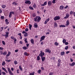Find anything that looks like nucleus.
<instances>
[{"instance_id":"f257e3e1","label":"nucleus","mask_w":75,"mask_h":75,"mask_svg":"<svg viewBox=\"0 0 75 75\" xmlns=\"http://www.w3.org/2000/svg\"><path fill=\"white\" fill-rule=\"evenodd\" d=\"M8 71L9 74H10V75H13V72H12L11 71V70H10V68H8Z\"/></svg>"},{"instance_id":"f03ea898","label":"nucleus","mask_w":75,"mask_h":75,"mask_svg":"<svg viewBox=\"0 0 75 75\" xmlns=\"http://www.w3.org/2000/svg\"><path fill=\"white\" fill-rule=\"evenodd\" d=\"M60 19V17L59 16H57L55 17L54 18V20L55 21H57V20H58Z\"/></svg>"},{"instance_id":"7ed1b4c3","label":"nucleus","mask_w":75,"mask_h":75,"mask_svg":"<svg viewBox=\"0 0 75 75\" xmlns=\"http://www.w3.org/2000/svg\"><path fill=\"white\" fill-rule=\"evenodd\" d=\"M44 55V52H42V51H40V53L39 54V56H40L41 57H42Z\"/></svg>"},{"instance_id":"20e7f679","label":"nucleus","mask_w":75,"mask_h":75,"mask_svg":"<svg viewBox=\"0 0 75 75\" xmlns=\"http://www.w3.org/2000/svg\"><path fill=\"white\" fill-rule=\"evenodd\" d=\"M45 36H42L40 38V42L42 41H43V40L45 39Z\"/></svg>"},{"instance_id":"39448f33","label":"nucleus","mask_w":75,"mask_h":75,"mask_svg":"<svg viewBox=\"0 0 75 75\" xmlns=\"http://www.w3.org/2000/svg\"><path fill=\"white\" fill-rule=\"evenodd\" d=\"M69 17V14L68 13H67L66 14V16L64 17V18H65V19H67V18H68Z\"/></svg>"},{"instance_id":"423d86ee","label":"nucleus","mask_w":75,"mask_h":75,"mask_svg":"<svg viewBox=\"0 0 75 75\" xmlns=\"http://www.w3.org/2000/svg\"><path fill=\"white\" fill-rule=\"evenodd\" d=\"M25 3L26 4H31V2L30 1H25Z\"/></svg>"},{"instance_id":"0eeeda50","label":"nucleus","mask_w":75,"mask_h":75,"mask_svg":"<svg viewBox=\"0 0 75 75\" xmlns=\"http://www.w3.org/2000/svg\"><path fill=\"white\" fill-rule=\"evenodd\" d=\"M48 4L49 6H50L52 4V2L51 1H49L48 2Z\"/></svg>"},{"instance_id":"6e6552de","label":"nucleus","mask_w":75,"mask_h":75,"mask_svg":"<svg viewBox=\"0 0 75 75\" xmlns=\"http://www.w3.org/2000/svg\"><path fill=\"white\" fill-rule=\"evenodd\" d=\"M75 65V62H73L71 64L70 63L69 65L71 66V67H73V66H74Z\"/></svg>"},{"instance_id":"1a4fd4ad","label":"nucleus","mask_w":75,"mask_h":75,"mask_svg":"<svg viewBox=\"0 0 75 75\" xmlns=\"http://www.w3.org/2000/svg\"><path fill=\"white\" fill-rule=\"evenodd\" d=\"M69 21H67L66 22V24H65V25H66V26H68L69 25Z\"/></svg>"},{"instance_id":"9d476101","label":"nucleus","mask_w":75,"mask_h":75,"mask_svg":"<svg viewBox=\"0 0 75 75\" xmlns=\"http://www.w3.org/2000/svg\"><path fill=\"white\" fill-rule=\"evenodd\" d=\"M46 52H48L49 53H51V50L50 49H46Z\"/></svg>"},{"instance_id":"9b49d317","label":"nucleus","mask_w":75,"mask_h":75,"mask_svg":"<svg viewBox=\"0 0 75 75\" xmlns=\"http://www.w3.org/2000/svg\"><path fill=\"white\" fill-rule=\"evenodd\" d=\"M41 20V18L40 16H38V19H37V21L38 22H39Z\"/></svg>"},{"instance_id":"f8f14e48","label":"nucleus","mask_w":75,"mask_h":75,"mask_svg":"<svg viewBox=\"0 0 75 75\" xmlns=\"http://www.w3.org/2000/svg\"><path fill=\"white\" fill-rule=\"evenodd\" d=\"M42 58V62H44L45 61V57H41Z\"/></svg>"},{"instance_id":"ddd939ff","label":"nucleus","mask_w":75,"mask_h":75,"mask_svg":"<svg viewBox=\"0 0 75 75\" xmlns=\"http://www.w3.org/2000/svg\"><path fill=\"white\" fill-rule=\"evenodd\" d=\"M47 2H44V4H41V6H46V5L47 4Z\"/></svg>"},{"instance_id":"4468645a","label":"nucleus","mask_w":75,"mask_h":75,"mask_svg":"<svg viewBox=\"0 0 75 75\" xmlns=\"http://www.w3.org/2000/svg\"><path fill=\"white\" fill-rule=\"evenodd\" d=\"M2 69H3V70H4V71L5 72H6L7 73H8V71H7V70H6V69L5 68L2 67Z\"/></svg>"},{"instance_id":"2eb2a0df","label":"nucleus","mask_w":75,"mask_h":75,"mask_svg":"<svg viewBox=\"0 0 75 75\" xmlns=\"http://www.w3.org/2000/svg\"><path fill=\"white\" fill-rule=\"evenodd\" d=\"M30 42L32 44H34V39H31Z\"/></svg>"},{"instance_id":"dca6fc26","label":"nucleus","mask_w":75,"mask_h":75,"mask_svg":"<svg viewBox=\"0 0 75 75\" xmlns=\"http://www.w3.org/2000/svg\"><path fill=\"white\" fill-rule=\"evenodd\" d=\"M34 27L35 28H37L38 27V25L37 23H35L34 25Z\"/></svg>"},{"instance_id":"f3484780","label":"nucleus","mask_w":75,"mask_h":75,"mask_svg":"<svg viewBox=\"0 0 75 75\" xmlns=\"http://www.w3.org/2000/svg\"><path fill=\"white\" fill-rule=\"evenodd\" d=\"M24 55H26V56H28L29 55V54L28 53H27L26 52H25L24 53Z\"/></svg>"},{"instance_id":"a211bd4d","label":"nucleus","mask_w":75,"mask_h":75,"mask_svg":"<svg viewBox=\"0 0 75 75\" xmlns=\"http://www.w3.org/2000/svg\"><path fill=\"white\" fill-rule=\"evenodd\" d=\"M3 36H4L6 38H7V37H8V35L5 34L3 35Z\"/></svg>"},{"instance_id":"6ab92c4d","label":"nucleus","mask_w":75,"mask_h":75,"mask_svg":"<svg viewBox=\"0 0 75 75\" xmlns=\"http://www.w3.org/2000/svg\"><path fill=\"white\" fill-rule=\"evenodd\" d=\"M66 26L64 25H61L59 26V27H65Z\"/></svg>"},{"instance_id":"aec40b11","label":"nucleus","mask_w":75,"mask_h":75,"mask_svg":"<svg viewBox=\"0 0 75 75\" xmlns=\"http://www.w3.org/2000/svg\"><path fill=\"white\" fill-rule=\"evenodd\" d=\"M60 8L61 9V10H62V9H63L64 8V6L62 5H61L60 7Z\"/></svg>"},{"instance_id":"412c9836","label":"nucleus","mask_w":75,"mask_h":75,"mask_svg":"<svg viewBox=\"0 0 75 75\" xmlns=\"http://www.w3.org/2000/svg\"><path fill=\"white\" fill-rule=\"evenodd\" d=\"M5 21L6 24L7 25L8 24V23H9L8 22V20L7 19H6L5 20Z\"/></svg>"},{"instance_id":"4be33fe9","label":"nucleus","mask_w":75,"mask_h":75,"mask_svg":"<svg viewBox=\"0 0 75 75\" xmlns=\"http://www.w3.org/2000/svg\"><path fill=\"white\" fill-rule=\"evenodd\" d=\"M54 45H55L57 46L59 45V43H58L57 42H56L54 43Z\"/></svg>"},{"instance_id":"5701e85b","label":"nucleus","mask_w":75,"mask_h":75,"mask_svg":"<svg viewBox=\"0 0 75 75\" xmlns=\"http://www.w3.org/2000/svg\"><path fill=\"white\" fill-rule=\"evenodd\" d=\"M73 13H74V11H70V15H71L72 14H73Z\"/></svg>"},{"instance_id":"b1692460","label":"nucleus","mask_w":75,"mask_h":75,"mask_svg":"<svg viewBox=\"0 0 75 75\" xmlns=\"http://www.w3.org/2000/svg\"><path fill=\"white\" fill-rule=\"evenodd\" d=\"M34 21H37V16L34 19Z\"/></svg>"},{"instance_id":"393cba45","label":"nucleus","mask_w":75,"mask_h":75,"mask_svg":"<svg viewBox=\"0 0 75 75\" xmlns=\"http://www.w3.org/2000/svg\"><path fill=\"white\" fill-rule=\"evenodd\" d=\"M29 25L30 29L31 30V28L32 27V25H31V24H29Z\"/></svg>"},{"instance_id":"a878e982","label":"nucleus","mask_w":75,"mask_h":75,"mask_svg":"<svg viewBox=\"0 0 75 75\" xmlns=\"http://www.w3.org/2000/svg\"><path fill=\"white\" fill-rule=\"evenodd\" d=\"M11 54V53H10V52H8V54H7L6 56L7 57H9V56Z\"/></svg>"},{"instance_id":"bb28decb","label":"nucleus","mask_w":75,"mask_h":75,"mask_svg":"<svg viewBox=\"0 0 75 75\" xmlns=\"http://www.w3.org/2000/svg\"><path fill=\"white\" fill-rule=\"evenodd\" d=\"M54 24V26L55 27H57V23H56V22H55Z\"/></svg>"},{"instance_id":"cd10ccee","label":"nucleus","mask_w":75,"mask_h":75,"mask_svg":"<svg viewBox=\"0 0 75 75\" xmlns=\"http://www.w3.org/2000/svg\"><path fill=\"white\" fill-rule=\"evenodd\" d=\"M19 69H20V70L21 71L23 70V68H22V67H21V66H20L19 67Z\"/></svg>"},{"instance_id":"c85d7f7f","label":"nucleus","mask_w":75,"mask_h":75,"mask_svg":"<svg viewBox=\"0 0 75 75\" xmlns=\"http://www.w3.org/2000/svg\"><path fill=\"white\" fill-rule=\"evenodd\" d=\"M64 54H65V52H62L61 53V55H64Z\"/></svg>"},{"instance_id":"c756f323","label":"nucleus","mask_w":75,"mask_h":75,"mask_svg":"<svg viewBox=\"0 0 75 75\" xmlns=\"http://www.w3.org/2000/svg\"><path fill=\"white\" fill-rule=\"evenodd\" d=\"M5 64H6V62H5L4 61L2 63V65H3V66H4V65H5Z\"/></svg>"},{"instance_id":"7c9ffc66","label":"nucleus","mask_w":75,"mask_h":75,"mask_svg":"<svg viewBox=\"0 0 75 75\" xmlns=\"http://www.w3.org/2000/svg\"><path fill=\"white\" fill-rule=\"evenodd\" d=\"M2 7L3 8H6V5H2Z\"/></svg>"},{"instance_id":"2f4dec72","label":"nucleus","mask_w":75,"mask_h":75,"mask_svg":"<svg viewBox=\"0 0 75 75\" xmlns=\"http://www.w3.org/2000/svg\"><path fill=\"white\" fill-rule=\"evenodd\" d=\"M54 75V73L52 72H50L49 75Z\"/></svg>"},{"instance_id":"473e14b6","label":"nucleus","mask_w":75,"mask_h":75,"mask_svg":"<svg viewBox=\"0 0 75 75\" xmlns=\"http://www.w3.org/2000/svg\"><path fill=\"white\" fill-rule=\"evenodd\" d=\"M37 59L38 61L40 60V56H38V57H37Z\"/></svg>"},{"instance_id":"72a5a7b5","label":"nucleus","mask_w":75,"mask_h":75,"mask_svg":"<svg viewBox=\"0 0 75 75\" xmlns=\"http://www.w3.org/2000/svg\"><path fill=\"white\" fill-rule=\"evenodd\" d=\"M32 16H33V17H35V16H36V14H35V13H33V14L32 15Z\"/></svg>"},{"instance_id":"f704fd0d","label":"nucleus","mask_w":75,"mask_h":75,"mask_svg":"<svg viewBox=\"0 0 75 75\" xmlns=\"http://www.w3.org/2000/svg\"><path fill=\"white\" fill-rule=\"evenodd\" d=\"M14 63L15 64V65H16V64H18V62H17V61H15L14 62Z\"/></svg>"},{"instance_id":"c9c22d12","label":"nucleus","mask_w":75,"mask_h":75,"mask_svg":"<svg viewBox=\"0 0 75 75\" xmlns=\"http://www.w3.org/2000/svg\"><path fill=\"white\" fill-rule=\"evenodd\" d=\"M55 1H56V0H53L52 1V3H53V4H55Z\"/></svg>"},{"instance_id":"e433bc0d","label":"nucleus","mask_w":75,"mask_h":75,"mask_svg":"<svg viewBox=\"0 0 75 75\" xmlns=\"http://www.w3.org/2000/svg\"><path fill=\"white\" fill-rule=\"evenodd\" d=\"M27 38L25 39V41L26 43H28V41H27Z\"/></svg>"},{"instance_id":"4c0bfd02","label":"nucleus","mask_w":75,"mask_h":75,"mask_svg":"<svg viewBox=\"0 0 75 75\" xmlns=\"http://www.w3.org/2000/svg\"><path fill=\"white\" fill-rule=\"evenodd\" d=\"M11 38L12 39V40H14V39H15V38H14V37L13 36H11Z\"/></svg>"},{"instance_id":"58836bf2","label":"nucleus","mask_w":75,"mask_h":75,"mask_svg":"<svg viewBox=\"0 0 75 75\" xmlns=\"http://www.w3.org/2000/svg\"><path fill=\"white\" fill-rule=\"evenodd\" d=\"M41 70H39L38 71V72L39 74H40V73H41Z\"/></svg>"},{"instance_id":"ea45409f","label":"nucleus","mask_w":75,"mask_h":75,"mask_svg":"<svg viewBox=\"0 0 75 75\" xmlns=\"http://www.w3.org/2000/svg\"><path fill=\"white\" fill-rule=\"evenodd\" d=\"M66 42V40L65 39H64L63 40V43H65Z\"/></svg>"},{"instance_id":"a19ab883","label":"nucleus","mask_w":75,"mask_h":75,"mask_svg":"<svg viewBox=\"0 0 75 75\" xmlns=\"http://www.w3.org/2000/svg\"><path fill=\"white\" fill-rule=\"evenodd\" d=\"M2 75H6V73L4 71H2Z\"/></svg>"},{"instance_id":"79ce46f5","label":"nucleus","mask_w":75,"mask_h":75,"mask_svg":"<svg viewBox=\"0 0 75 75\" xmlns=\"http://www.w3.org/2000/svg\"><path fill=\"white\" fill-rule=\"evenodd\" d=\"M34 75V72L30 73V75Z\"/></svg>"},{"instance_id":"37998d69","label":"nucleus","mask_w":75,"mask_h":75,"mask_svg":"<svg viewBox=\"0 0 75 75\" xmlns=\"http://www.w3.org/2000/svg\"><path fill=\"white\" fill-rule=\"evenodd\" d=\"M28 35V34H27V33H25V34H24V36L25 37H27Z\"/></svg>"},{"instance_id":"c03bdc74","label":"nucleus","mask_w":75,"mask_h":75,"mask_svg":"<svg viewBox=\"0 0 75 75\" xmlns=\"http://www.w3.org/2000/svg\"><path fill=\"white\" fill-rule=\"evenodd\" d=\"M23 49H24V50H26L27 49V47H23Z\"/></svg>"},{"instance_id":"a18cd8bd","label":"nucleus","mask_w":75,"mask_h":75,"mask_svg":"<svg viewBox=\"0 0 75 75\" xmlns=\"http://www.w3.org/2000/svg\"><path fill=\"white\" fill-rule=\"evenodd\" d=\"M13 4H14L15 6L17 5V4L15 2L13 3Z\"/></svg>"},{"instance_id":"49530a36","label":"nucleus","mask_w":75,"mask_h":75,"mask_svg":"<svg viewBox=\"0 0 75 75\" xmlns=\"http://www.w3.org/2000/svg\"><path fill=\"white\" fill-rule=\"evenodd\" d=\"M7 54V52H4V53H3V55H6Z\"/></svg>"},{"instance_id":"de8ad7c7","label":"nucleus","mask_w":75,"mask_h":75,"mask_svg":"<svg viewBox=\"0 0 75 75\" xmlns=\"http://www.w3.org/2000/svg\"><path fill=\"white\" fill-rule=\"evenodd\" d=\"M68 46H66L65 47V50H68Z\"/></svg>"},{"instance_id":"09e8293b","label":"nucleus","mask_w":75,"mask_h":75,"mask_svg":"<svg viewBox=\"0 0 75 75\" xmlns=\"http://www.w3.org/2000/svg\"><path fill=\"white\" fill-rule=\"evenodd\" d=\"M33 7L34 8H36V5L35 4H34L33 5Z\"/></svg>"},{"instance_id":"8fccbe9b","label":"nucleus","mask_w":75,"mask_h":75,"mask_svg":"<svg viewBox=\"0 0 75 75\" xmlns=\"http://www.w3.org/2000/svg\"><path fill=\"white\" fill-rule=\"evenodd\" d=\"M46 21L47 22H48V21H50V18H48L46 20Z\"/></svg>"},{"instance_id":"3c124183","label":"nucleus","mask_w":75,"mask_h":75,"mask_svg":"<svg viewBox=\"0 0 75 75\" xmlns=\"http://www.w3.org/2000/svg\"><path fill=\"white\" fill-rule=\"evenodd\" d=\"M2 43L4 44V45H6V43H5V42L4 41H2Z\"/></svg>"},{"instance_id":"603ef678","label":"nucleus","mask_w":75,"mask_h":75,"mask_svg":"<svg viewBox=\"0 0 75 75\" xmlns=\"http://www.w3.org/2000/svg\"><path fill=\"white\" fill-rule=\"evenodd\" d=\"M30 9H31V10H33V8L31 7V6H29V7Z\"/></svg>"},{"instance_id":"864d4df0","label":"nucleus","mask_w":75,"mask_h":75,"mask_svg":"<svg viewBox=\"0 0 75 75\" xmlns=\"http://www.w3.org/2000/svg\"><path fill=\"white\" fill-rule=\"evenodd\" d=\"M28 31V29L26 28L25 29V31H26V32H27Z\"/></svg>"},{"instance_id":"5fc2aeb1","label":"nucleus","mask_w":75,"mask_h":75,"mask_svg":"<svg viewBox=\"0 0 75 75\" xmlns=\"http://www.w3.org/2000/svg\"><path fill=\"white\" fill-rule=\"evenodd\" d=\"M6 35H8L9 34V33L8 32H6Z\"/></svg>"},{"instance_id":"6e6d98bb","label":"nucleus","mask_w":75,"mask_h":75,"mask_svg":"<svg viewBox=\"0 0 75 75\" xmlns=\"http://www.w3.org/2000/svg\"><path fill=\"white\" fill-rule=\"evenodd\" d=\"M5 60L6 61H7L8 62H10V61H11V60Z\"/></svg>"},{"instance_id":"4d7b16f0","label":"nucleus","mask_w":75,"mask_h":75,"mask_svg":"<svg viewBox=\"0 0 75 75\" xmlns=\"http://www.w3.org/2000/svg\"><path fill=\"white\" fill-rule=\"evenodd\" d=\"M41 69L42 71H44V68L43 67H41Z\"/></svg>"},{"instance_id":"13d9d810","label":"nucleus","mask_w":75,"mask_h":75,"mask_svg":"<svg viewBox=\"0 0 75 75\" xmlns=\"http://www.w3.org/2000/svg\"><path fill=\"white\" fill-rule=\"evenodd\" d=\"M58 63H60L61 62V60L60 59H59L58 60Z\"/></svg>"},{"instance_id":"bf43d9fd","label":"nucleus","mask_w":75,"mask_h":75,"mask_svg":"<svg viewBox=\"0 0 75 75\" xmlns=\"http://www.w3.org/2000/svg\"><path fill=\"white\" fill-rule=\"evenodd\" d=\"M60 65H61V64H60V63H58V67H60Z\"/></svg>"},{"instance_id":"052dcab7","label":"nucleus","mask_w":75,"mask_h":75,"mask_svg":"<svg viewBox=\"0 0 75 75\" xmlns=\"http://www.w3.org/2000/svg\"><path fill=\"white\" fill-rule=\"evenodd\" d=\"M8 26H6L4 28V29H6V28H8Z\"/></svg>"},{"instance_id":"680f3d73","label":"nucleus","mask_w":75,"mask_h":75,"mask_svg":"<svg viewBox=\"0 0 75 75\" xmlns=\"http://www.w3.org/2000/svg\"><path fill=\"white\" fill-rule=\"evenodd\" d=\"M65 45H68V42H65Z\"/></svg>"},{"instance_id":"e2e57ef3","label":"nucleus","mask_w":75,"mask_h":75,"mask_svg":"<svg viewBox=\"0 0 75 75\" xmlns=\"http://www.w3.org/2000/svg\"><path fill=\"white\" fill-rule=\"evenodd\" d=\"M19 69H18L16 71L17 72V74H19Z\"/></svg>"},{"instance_id":"0e129e2a","label":"nucleus","mask_w":75,"mask_h":75,"mask_svg":"<svg viewBox=\"0 0 75 75\" xmlns=\"http://www.w3.org/2000/svg\"><path fill=\"white\" fill-rule=\"evenodd\" d=\"M13 40H14V42H15L16 41H17V39H16V38H15V39H14Z\"/></svg>"},{"instance_id":"69168bd1","label":"nucleus","mask_w":75,"mask_h":75,"mask_svg":"<svg viewBox=\"0 0 75 75\" xmlns=\"http://www.w3.org/2000/svg\"><path fill=\"white\" fill-rule=\"evenodd\" d=\"M11 70H12V71H14V69L13 67H11Z\"/></svg>"},{"instance_id":"338daca9","label":"nucleus","mask_w":75,"mask_h":75,"mask_svg":"<svg viewBox=\"0 0 75 75\" xmlns=\"http://www.w3.org/2000/svg\"><path fill=\"white\" fill-rule=\"evenodd\" d=\"M68 6H66L64 7V8H68Z\"/></svg>"},{"instance_id":"774afa93","label":"nucleus","mask_w":75,"mask_h":75,"mask_svg":"<svg viewBox=\"0 0 75 75\" xmlns=\"http://www.w3.org/2000/svg\"><path fill=\"white\" fill-rule=\"evenodd\" d=\"M3 28H4V27H1V31H2V30H3Z\"/></svg>"}]
</instances>
